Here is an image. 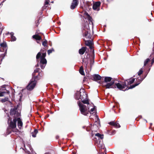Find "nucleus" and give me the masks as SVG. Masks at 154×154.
Listing matches in <instances>:
<instances>
[{
	"label": "nucleus",
	"mask_w": 154,
	"mask_h": 154,
	"mask_svg": "<svg viewBox=\"0 0 154 154\" xmlns=\"http://www.w3.org/2000/svg\"><path fill=\"white\" fill-rule=\"evenodd\" d=\"M143 80V79L140 78V79H138V81H139V82L137 81V82L134 85H130L129 87H128L127 86V83H126L125 81H124L121 83L119 82L117 83H115V86H116V88L117 87L119 90L125 91L126 90H128L129 89H132L134 88L139 85Z\"/></svg>",
	"instance_id": "f257e3e1"
},
{
	"label": "nucleus",
	"mask_w": 154,
	"mask_h": 154,
	"mask_svg": "<svg viewBox=\"0 0 154 154\" xmlns=\"http://www.w3.org/2000/svg\"><path fill=\"white\" fill-rule=\"evenodd\" d=\"M41 55L40 52H38L36 55V58L37 61L38 59L40 57L41 60L40 62V67L42 69H43L45 68L47 63L46 60L45 58L46 56V52L45 51L44 53H43L41 56Z\"/></svg>",
	"instance_id": "f03ea898"
},
{
	"label": "nucleus",
	"mask_w": 154,
	"mask_h": 154,
	"mask_svg": "<svg viewBox=\"0 0 154 154\" xmlns=\"http://www.w3.org/2000/svg\"><path fill=\"white\" fill-rule=\"evenodd\" d=\"M77 103L79 106V109L81 113L84 115L87 116L89 114V107L88 106L89 105V102H88V103H86L88 107L79 101Z\"/></svg>",
	"instance_id": "7ed1b4c3"
},
{
	"label": "nucleus",
	"mask_w": 154,
	"mask_h": 154,
	"mask_svg": "<svg viewBox=\"0 0 154 154\" xmlns=\"http://www.w3.org/2000/svg\"><path fill=\"white\" fill-rule=\"evenodd\" d=\"M17 122L16 117L14 118L13 120H11L10 121H9V119L8 120V128L7 129V134H9L11 133L12 131L11 129H15L16 128Z\"/></svg>",
	"instance_id": "20e7f679"
},
{
	"label": "nucleus",
	"mask_w": 154,
	"mask_h": 154,
	"mask_svg": "<svg viewBox=\"0 0 154 154\" xmlns=\"http://www.w3.org/2000/svg\"><path fill=\"white\" fill-rule=\"evenodd\" d=\"M89 25L88 23L85 24L84 29L82 30L84 36L86 38L91 39L92 37V34L90 33Z\"/></svg>",
	"instance_id": "39448f33"
},
{
	"label": "nucleus",
	"mask_w": 154,
	"mask_h": 154,
	"mask_svg": "<svg viewBox=\"0 0 154 154\" xmlns=\"http://www.w3.org/2000/svg\"><path fill=\"white\" fill-rule=\"evenodd\" d=\"M83 94L84 96H82L80 95V92H78L75 94V98L77 100L81 99L83 103H88V100L87 99V95L85 93H84Z\"/></svg>",
	"instance_id": "423d86ee"
},
{
	"label": "nucleus",
	"mask_w": 154,
	"mask_h": 154,
	"mask_svg": "<svg viewBox=\"0 0 154 154\" xmlns=\"http://www.w3.org/2000/svg\"><path fill=\"white\" fill-rule=\"evenodd\" d=\"M37 77L38 76H37L36 78H32L31 79L26 87V88L28 90L31 91L34 89L36 84L37 80L36 79H37Z\"/></svg>",
	"instance_id": "0eeeda50"
},
{
	"label": "nucleus",
	"mask_w": 154,
	"mask_h": 154,
	"mask_svg": "<svg viewBox=\"0 0 154 154\" xmlns=\"http://www.w3.org/2000/svg\"><path fill=\"white\" fill-rule=\"evenodd\" d=\"M114 81L112 80L110 82L106 83L104 86L106 88H116L115 85H114Z\"/></svg>",
	"instance_id": "6e6552de"
},
{
	"label": "nucleus",
	"mask_w": 154,
	"mask_h": 154,
	"mask_svg": "<svg viewBox=\"0 0 154 154\" xmlns=\"http://www.w3.org/2000/svg\"><path fill=\"white\" fill-rule=\"evenodd\" d=\"M100 2H97L94 4L93 6V8L94 10L98 11L100 10Z\"/></svg>",
	"instance_id": "1a4fd4ad"
},
{
	"label": "nucleus",
	"mask_w": 154,
	"mask_h": 154,
	"mask_svg": "<svg viewBox=\"0 0 154 154\" xmlns=\"http://www.w3.org/2000/svg\"><path fill=\"white\" fill-rule=\"evenodd\" d=\"M78 4V0H73L70 6L71 9H74L77 6Z\"/></svg>",
	"instance_id": "9d476101"
},
{
	"label": "nucleus",
	"mask_w": 154,
	"mask_h": 154,
	"mask_svg": "<svg viewBox=\"0 0 154 154\" xmlns=\"http://www.w3.org/2000/svg\"><path fill=\"white\" fill-rule=\"evenodd\" d=\"M17 126L20 129H21L23 127V123L22 121L20 118H17Z\"/></svg>",
	"instance_id": "9b49d317"
},
{
	"label": "nucleus",
	"mask_w": 154,
	"mask_h": 154,
	"mask_svg": "<svg viewBox=\"0 0 154 154\" xmlns=\"http://www.w3.org/2000/svg\"><path fill=\"white\" fill-rule=\"evenodd\" d=\"M135 81L134 78H131L130 79H127L125 80L126 82H127V86L130 85L133 83Z\"/></svg>",
	"instance_id": "f8f14e48"
},
{
	"label": "nucleus",
	"mask_w": 154,
	"mask_h": 154,
	"mask_svg": "<svg viewBox=\"0 0 154 154\" xmlns=\"http://www.w3.org/2000/svg\"><path fill=\"white\" fill-rule=\"evenodd\" d=\"M93 80L95 81L100 80L101 79V77L98 74H95L93 76Z\"/></svg>",
	"instance_id": "ddd939ff"
},
{
	"label": "nucleus",
	"mask_w": 154,
	"mask_h": 154,
	"mask_svg": "<svg viewBox=\"0 0 154 154\" xmlns=\"http://www.w3.org/2000/svg\"><path fill=\"white\" fill-rule=\"evenodd\" d=\"M91 5V4L90 2H87L84 6V8H85L86 10L88 11L90 9V8L89 7Z\"/></svg>",
	"instance_id": "4468645a"
},
{
	"label": "nucleus",
	"mask_w": 154,
	"mask_h": 154,
	"mask_svg": "<svg viewBox=\"0 0 154 154\" xmlns=\"http://www.w3.org/2000/svg\"><path fill=\"white\" fill-rule=\"evenodd\" d=\"M112 78L110 77H105L104 79V82L105 83H107L110 82L112 80Z\"/></svg>",
	"instance_id": "2eb2a0df"
},
{
	"label": "nucleus",
	"mask_w": 154,
	"mask_h": 154,
	"mask_svg": "<svg viewBox=\"0 0 154 154\" xmlns=\"http://www.w3.org/2000/svg\"><path fill=\"white\" fill-rule=\"evenodd\" d=\"M16 111H17V109H11V111H10V115H15L14 118L16 117H15V115L16 114Z\"/></svg>",
	"instance_id": "dca6fc26"
},
{
	"label": "nucleus",
	"mask_w": 154,
	"mask_h": 154,
	"mask_svg": "<svg viewBox=\"0 0 154 154\" xmlns=\"http://www.w3.org/2000/svg\"><path fill=\"white\" fill-rule=\"evenodd\" d=\"M10 34L11 35V41H15L16 40V38L14 35V33L13 32H11L10 33L8 32L7 34Z\"/></svg>",
	"instance_id": "f3484780"
},
{
	"label": "nucleus",
	"mask_w": 154,
	"mask_h": 154,
	"mask_svg": "<svg viewBox=\"0 0 154 154\" xmlns=\"http://www.w3.org/2000/svg\"><path fill=\"white\" fill-rule=\"evenodd\" d=\"M86 50L85 48L83 47L81 49L79 50V53L80 54H83Z\"/></svg>",
	"instance_id": "a211bd4d"
},
{
	"label": "nucleus",
	"mask_w": 154,
	"mask_h": 154,
	"mask_svg": "<svg viewBox=\"0 0 154 154\" xmlns=\"http://www.w3.org/2000/svg\"><path fill=\"white\" fill-rule=\"evenodd\" d=\"M95 136L97 137L98 139H102L103 138V134H101L99 133H97L95 134Z\"/></svg>",
	"instance_id": "6ab92c4d"
},
{
	"label": "nucleus",
	"mask_w": 154,
	"mask_h": 154,
	"mask_svg": "<svg viewBox=\"0 0 154 154\" xmlns=\"http://www.w3.org/2000/svg\"><path fill=\"white\" fill-rule=\"evenodd\" d=\"M86 15L88 17V20L89 21V23L90 24H91L93 26V22L92 21V19L91 17L89 16V14L88 13L86 14Z\"/></svg>",
	"instance_id": "aec40b11"
},
{
	"label": "nucleus",
	"mask_w": 154,
	"mask_h": 154,
	"mask_svg": "<svg viewBox=\"0 0 154 154\" xmlns=\"http://www.w3.org/2000/svg\"><path fill=\"white\" fill-rule=\"evenodd\" d=\"M96 107L94 106L93 108H91L90 110V113L91 114H93L94 115L95 114Z\"/></svg>",
	"instance_id": "412c9836"
},
{
	"label": "nucleus",
	"mask_w": 154,
	"mask_h": 154,
	"mask_svg": "<svg viewBox=\"0 0 154 154\" xmlns=\"http://www.w3.org/2000/svg\"><path fill=\"white\" fill-rule=\"evenodd\" d=\"M32 38L36 40H39L41 39V36L38 35H35L32 36Z\"/></svg>",
	"instance_id": "4be33fe9"
},
{
	"label": "nucleus",
	"mask_w": 154,
	"mask_h": 154,
	"mask_svg": "<svg viewBox=\"0 0 154 154\" xmlns=\"http://www.w3.org/2000/svg\"><path fill=\"white\" fill-rule=\"evenodd\" d=\"M38 132V131L37 129H35L34 130V131L31 133V135L32 136L34 137H36L37 134Z\"/></svg>",
	"instance_id": "5701e85b"
},
{
	"label": "nucleus",
	"mask_w": 154,
	"mask_h": 154,
	"mask_svg": "<svg viewBox=\"0 0 154 154\" xmlns=\"http://www.w3.org/2000/svg\"><path fill=\"white\" fill-rule=\"evenodd\" d=\"M9 93V92L8 91H7V92L2 91L0 92V97H2L4 96L5 94H8Z\"/></svg>",
	"instance_id": "b1692460"
},
{
	"label": "nucleus",
	"mask_w": 154,
	"mask_h": 154,
	"mask_svg": "<svg viewBox=\"0 0 154 154\" xmlns=\"http://www.w3.org/2000/svg\"><path fill=\"white\" fill-rule=\"evenodd\" d=\"M39 69H38V68H36L34 70V72L32 74V78H36V76H35V73L38 72L39 71Z\"/></svg>",
	"instance_id": "393cba45"
},
{
	"label": "nucleus",
	"mask_w": 154,
	"mask_h": 154,
	"mask_svg": "<svg viewBox=\"0 0 154 154\" xmlns=\"http://www.w3.org/2000/svg\"><path fill=\"white\" fill-rule=\"evenodd\" d=\"M89 59L87 58H85L83 59L82 61L86 65V66H87L88 63Z\"/></svg>",
	"instance_id": "a878e982"
},
{
	"label": "nucleus",
	"mask_w": 154,
	"mask_h": 154,
	"mask_svg": "<svg viewBox=\"0 0 154 154\" xmlns=\"http://www.w3.org/2000/svg\"><path fill=\"white\" fill-rule=\"evenodd\" d=\"M79 72L82 75H84L85 73L84 72L83 67L82 66H81L79 70Z\"/></svg>",
	"instance_id": "bb28decb"
},
{
	"label": "nucleus",
	"mask_w": 154,
	"mask_h": 154,
	"mask_svg": "<svg viewBox=\"0 0 154 154\" xmlns=\"http://www.w3.org/2000/svg\"><path fill=\"white\" fill-rule=\"evenodd\" d=\"M91 41L88 40L86 41L85 42V44L86 45L89 46L90 45H91Z\"/></svg>",
	"instance_id": "cd10ccee"
},
{
	"label": "nucleus",
	"mask_w": 154,
	"mask_h": 154,
	"mask_svg": "<svg viewBox=\"0 0 154 154\" xmlns=\"http://www.w3.org/2000/svg\"><path fill=\"white\" fill-rule=\"evenodd\" d=\"M113 126L116 128H119L120 127V126L118 123L115 122H114V124Z\"/></svg>",
	"instance_id": "c85d7f7f"
},
{
	"label": "nucleus",
	"mask_w": 154,
	"mask_h": 154,
	"mask_svg": "<svg viewBox=\"0 0 154 154\" xmlns=\"http://www.w3.org/2000/svg\"><path fill=\"white\" fill-rule=\"evenodd\" d=\"M47 41L46 40H45V41L43 42H42V45L44 47H46L47 46Z\"/></svg>",
	"instance_id": "c756f323"
},
{
	"label": "nucleus",
	"mask_w": 154,
	"mask_h": 154,
	"mask_svg": "<svg viewBox=\"0 0 154 154\" xmlns=\"http://www.w3.org/2000/svg\"><path fill=\"white\" fill-rule=\"evenodd\" d=\"M54 51V50L53 48H52L51 49L48 50V55H49L53 51Z\"/></svg>",
	"instance_id": "7c9ffc66"
},
{
	"label": "nucleus",
	"mask_w": 154,
	"mask_h": 154,
	"mask_svg": "<svg viewBox=\"0 0 154 154\" xmlns=\"http://www.w3.org/2000/svg\"><path fill=\"white\" fill-rule=\"evenodd\" d=\"M0 46L1 47L3 48H6L7 46V45L6 43H3L0 44Z\"/></svg>",
	"instance_id": "2f4dec72"
},
{
	"label": "nucleus",
	"mask_w": 154,
	"mask_h": 154,
	"mask_svg": "<svg viewBox=\"0 0 154 154\" xmlns=\"http://www.w3.org/2000/svg\"><path fill=\"white\" fill-rule=\"evenodd\" d=\"M4 57L3 54H1L0 55V64H1L2 61L4 58Z\"/></svg>",
	"instance_id": "473e14b6"
},
{
	"label": "nucleus",
	"mask_w": 154,
	"mask_h": 154,
	"mask_svg": "<svg viewBox=\"0 0 154 154\" xmlns=\"http://www.w3.org/2000/svg\"><path fill=\"white\" fill-rule=\"evenodd\" d=\"M149 61V58L147 59L144 62V66H146Z\"/></svg>",
	"instance_id": "72a5a7b5"
},
{
	"label": "nucleus",
	"mask_w": 154,
	"mask_h": 154,
	"mask_svg": "<svg viewBox=\"0 0 154 154\" xmlns=\"http://www.w3.org/2000/svg\"><path fill=\"white\" fill-rule=\"evenodd\" d=\"M8 97H5L4 99H2V102H5L6 101H8Z\"/></svg>",
	"instance_id": "f704fd0d"
},
{
	"label": "nucleus",
	"mask_w": 154,
	"mask_h": 154,
	"mask_svg": "<svg viewBox=\"0 0 154 154\" xmlns=\"http://www.w3.org/2000/svg\"><path fill=\"white\" fill-rule=\"evenodd\" d=\"M90 66L91 67L92 66V65L94 63V61L93 59L92 60H90Z\"/></svg>",
	"instance_id": "c9c22d12"
},
{
	"label": "nucleus",
	"mask_w": 154,
	"mask_h": 154,
	"mask_svg": "<svg viewBox=\"0 0 154 154\" xmlns=\"http://www.w3.org/2000/svg\"><path fill=\"white\" fill-rule=\"evenodd\" d=\"M142 69V68L140 69V70L138 72V74L139 75H140L141 74H142L143 72V71Z\"/></svg>",
	"instance_id": "e433bc0d"
},
{
	"label": "nucleus",
	"mask_w": 154,
	"mask_h": 154,
	"mask_svg": "<svg viewBox=\"0 0 154 154\" xmlns=\"http://www.w3.org/2000/svg\"><path fill=\"white\" fill-rule=\"evenodd\" d=\"M42 75V73L41 72H39L38 73V75H37L38 76H40L41 77V75ZM39 79H38V77H37V79H36V80H38Z\"/></svg>",
	"instance_id": "4c0bfd02"
},
{
	"label": "nucleus",
	"mask_w": 154,
	"mask_h": 154,
	"mask_svg": "<svg viewBox=\"0 0 154 154\" xmlns=\"http://www.w3.org/2000/svg\"><path fill=\"white\" fill-rule=\"evenodd\" d=\"M114 122H115L113 121L111 122H110L109 124L110 125L113 126V125L114 124Z\"/></svg>",
	"instance_id": "58836bf2"
},
{
	"label": "nucleus",
	"mask_w": 154,
	"mask_h": 154,
	"mask_svg": "<svg viewBox=\"0 0 154 154\" xmlns=\"http://www.w3.org/2000/svg\"><path fill=\"white\" fill-rule=\"evenodd\" d=\"M13 131L14 132H16V133H18L19 132V131L18 129H15L14 130H13Z\"/></svg>",
	"instance_id": "ea45409f"
},
{
	"label": "nucleus",
	"mask_w": 154,
	"mask_h": 154,
	"mask_svg": "<svg viewBox=\"0 0 154 154\" xmlns=\"http://www.w3.org/2000/svg\"><path fill=\"white\" fill-rule=\"evenodd\" d=\"M87 81V78L86 77H84L83 80V83H84L85 81Z\"/></svg>",
	"instance_id": "a19ab883"
},
{
	"label": "nucleus",
	"mask_w": 154,
	"mask_h": 154,
	"mask_svg": "<svg viewBox=\"0 0 154 154\" xmlns=\"http://www.w3.org/2000/svg\"><path fill=\"white\" fill-rule=\"evenodd\" d=\"M49 4L47 0H45V5H48Z\"/></svg>",
	"instance_id": "79ce46f5"
},
{
	"label": "nucleus",
	"mask_w": 154,
	"mask_h": 154,
	"mask_svg": "<svg viewBox=\"0 0 154 154\" xmlns=\"http://www.w3.org/2000/svg\"><path fill=\"white\" fill-rule=\"evenodd\" d=\"M154 62V58H153L152 60L151 64H152Z\"/></svg>",
	"instance_id": "37998d69"
},
{
	"label": "nucleus",
	"mask_w": 154,
	"mask_h": 154,
	"mask_svg": "<svg viewBox=\"0 0 154 154\" xmlns=\"http://www.w3.org/2000/svg\"><path fill=\"white\" fill-rule=\"evenodd\" d=\"M95 117H96V118H97V121L99 122V118L96 116Z\"/></svg>",
	"instance_id": "c03bdc74"
},
{
	"label": "nucleus",
	"mask_w": 154,
	"mask_h": 154,
	"mask_svg": "<svg viewBox=\"0 0 154 154\" xmlns=\"http://www.w3.org/2000/svg\"><path fill=\"white\" fill-rule=\"evenodd\" d=\"M89 46V48H90V49H92V46H91V45H90V46Z\"/></svg>",
	"instance_id": "a18cd8bd"
},
{
	"label": "nucleus",
	"mask_w": 154,
	"mask_h": 154,
	"mask_svg": "<svg viewBox=\"0 0 154 154\" xmlns=\"http://www.w3.org/2000/svg\"><path fill=\"white\" fill-rule=\"evenodd\" d=\"M112 132H113V134H115V131H112Z\"/></svg>",
	"instance_id": "49530a36"
},
{
	"label": "nucleus",
	"mask_w": 154,
	"mask_h": 154,
	"mask_svg": "<svg viewBox=\"0 0 154 154\" xmlns=\"http://www.w3.org/2000/svg\"><path fill=\"white\" fill-rule=\"evenodd\" d=\"M38 63L36 66H38Z\"/></svg>",
	"instance_id": "de8ad7c7"
},
{
	"label": "nucleus",
	"mask_w": 154,
	"mask_h": 154,
	"mask_svg": "<svg viewBox=\"0 0 154 154\" xmlns=\"http://www.w3.org/2000/svg\"><path fill=\"white\" fill-rule=\"evenodd\" d=\"M101 1H102V2H105V0H101Z\"/></svg>",
	"instance_id": "09e8293b"
},
{
	"label": "nucleus",
	"mask_w": 154,
	"mask_h": 154,
	"mask_svg": "<svg viewBox=\"0 0 154 154\" xmlns=\"http://www.w3.org/2000/svg\"><path fill=\"white\" fill-rule=\"evenodd\" d=\"M150 125H152V123H150Z\"/></svg>",
	"instance_id": "8fccbe9b"
},
{
	"label": "nucleus",
	"mask_w": 154,
	"mask_h": 154,
	"mask_svg": "<svg viewBox=\"0 0 154 154\" xmlns=\"http://www.w3.org/2000/svg\"><path fill=\"white\" fill-rule=\"evenodd\" d=\"M145 120L146 121V122H147V121L146 120Z\"/></svg>",
	"instance_id": "3c124183"
},
{
	"label": "nucleus",
	"mask_w": 154,
	"mask_h": 154,
	"mask_svg": "<svg viewBox=\"0 0 154 154\" xmlns=\"http://www.w3.org/2000/svg\"><path fill=\"white\" fill-rule=\"evenodd\" d=\"M57 137V138H58V136H57V137Z\"/></svg>",
	"instance_id": "603ef678"
},
{
	"label": "nucleus",
	"mask_w": 154,
	"mask_h": 154,
	"mask_svg": "<svg viewBox=\"0 0 154 154\" xmlns=\"http://www.w3.org/2000/svg\"><path fill=\"white\" fill-rule=\"evenodd\" d=\"M51 3H53V1H52L51 2Z\"/></svg>",
	"instance_id": "864d4df0"
},
{
	"label": "nucleus",
	"mask_w": 154,
	"mask_h": 154,
	"mask_svg": "<svg viewBox=\"0 0 154 154\" xmlns=\"http://www.w3.org/2000/svg\"><path fill=\"white\" fill-rule=\"evenodd\" d=\"M103 154H104V153H103Z\"/></svg>",
	"instance_id": "5fc2aeb1"
}]
</instances>
